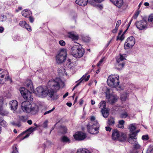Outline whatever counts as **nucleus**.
<instances>
[{"mask_svg":"<svg viewBox=\"0 0 153 153\" xmlns=\"http://www.w3.org/2000/svg\"><path fill=\"white\" fill-rule=\"evenodd\" d=\"M33 91L34 93L37 96L41 98H45L48 96L51 100H56L59 98L58 95L55 94L53 91L50 90L47 86H39Z\"/></svg>","mask_w":153,"mask_h":153,"instance_id":"nucleus-1","label":"nucleus"},{"mask_svg":"<svg viewBox=\"0 0 153 153\" xmlns=\"http://www.w3.org/2000/svg\"><path fill=\"white\" fill-rule=\"evenodd\" d=\"M65 85L64 82L59 78L55 79H52L48 82L47 86L50 90L53 91L55 94L59 89L60 88H63Z\"/></svg>","mask_w":153,"mask_h":153,"instance_id":"nucleus-2","label":"nucleus"},{"mask_svg":"<svg viewBox=\"0 0 153 153\" xmlns=\"http://www.w3.org/2000/svg\"><path fill=\"white\" fill-rule=\"evenodd\" d=\"M91 120L87 125L88 131L92 134H97L99 133V126L97 121L95 120V117L92 116L91 117Z\"/></svg>","mask_w":153,"mask_h":153,"instance_id":"nucleus-3","label":"nucleus"},{"mask_svg":"<svg viewBox=\"0 0 153 153\" xmlns=\"http://www.w3.org/2000/svg\"><path fill=\"white\" fill-rule=\"evenodd\" d=\"M21 107L24 112L32 114H35L38 111V107L36 105H32L29 101H25L21 104Z\"/></svg>","mask_w":153,"mask_h":153,"instance_id":"nucleus-4","label":"nucleus"},{"mask_svg":"<svg viewBox=\"0 0 153 153\" xmlns=\"http://www.w3.org/2000/svg\"><path fill=\"white\" fill-rule=\"evenodd\" d=\"M119 76L117 74H114L108 76L107 80V83L111 88L117 87L119 84Z\"/></svg>","mask_w":153,"mask_h":153,"instance_id":"nucleus-5","label":"nucleus"},{"mask_svg":"<svg viewBox=\"0 0 153 153\" xmlns=\"http://www.w3.org/2000/svg\"><path fill=\"white\" fill-rule=\"evenodd\" d=\"M85 53L84 49L81 46L76 45L73 46L71 50V54L76 58L82 57Z\"/></svg>","mask_w":153,"mask_h":153,"instance_id":"nucleus-6","label":"nucleus"},{"mask_svg":"<svg viewBox=\"0 0 153 153\" xmlns=\"http://www.w3.org/2000/svg\"><path fill=\"white\" fill-rule=\"evenodd\" d=\"M126 138V135L124 133L120 132L117 130L113 131L112 138L114 140H118L120 141H124Z\"/></svg>","mask_w":153,"mask_h":153,"instance_id":"nucleus-7","label":"nucleus"},{"mask_svg":"<svg viewBox=\"0 0 153 153\" xmlns=\"http://www.w3.org/2000/svg\"><path fill=\"white\" fill-rule=\"evenodd\" d=\"M67 51L64 49L60 50L58 54L56 56V61L57 63L60 64L64 62L67 58Z\"/></svg>","mask_w":153,"mask_h":153,"instance_id":"nucleus-8","label":"nucleus"},{"mask_svg":"<svg viewBox=\"0 0 153 153\" xmlns=\"http://www.w3.org/2000/svg\"><path fill=\"white\" fill-rule=\"evenodd\" d=\"M128 141L130 143L133 145L135 148L138 149L140 148V146L137 142L136 133H134L130 134L128 137Z\"/></svg>","mask_w":153,"mask_h":153,"instance_id":"nucleus-9","label":"nucleus"},{"mask_svg":"<svg viewBox=\"0 0 153 153\" xmlns=\"http://www.w3.org/2000/svg\"><path fill=\"white\" fill-rule=\"evenodd\" d=\"M19 91L22 96L25 99L30 101L33 100L31 93L25 88L21 87L20 88Z\"/></svg>","mask_w":153,"mask_h":153,"instance_id":"nucleus-10","label":"nucleus"},{"mask_svg":"<svg viewBox=\"0 0 153 153\" xmlns=\"http://www.w3.org/2000/svg\"><path fill=\"white\" fill-rule=\"evenodd\" d=\"M126 57V55L120 54V57L117 59V63L116 65L117 69H121L123 68L125 64L123 60L125 59V58Z\"/></svg>","mask_w":153,"mask_h":153,"instance_id":"nucleus-11","label":"nucleus"},{"mask_svg":"<svg viewBox=\"0 0 153 153\" xmlns=\"http://www.w3.org/2000/svg\"><path fill=\"white\" fill-rule=\"evenodd\" d=\"M135 43V39L133 36H130L127 39L124 44V48L127 49L131 48Z\"/></svg>","mask_w":153,"mask_h":153,"instance_id":"nucleus-12","label":"nucleus"},{"mask_svg":"<svg viewBox=\"0 0 153 153\" xmlns=\"http://www.w3.org/2000/svg\"><path fill=\"white\" fill-rule=\"evenodd\" d=\"M8 78V73L6 70L0 69V83L3 84Z\"/></svg>","mask_w":153,"mask_h":153,"instance_id":"nucleus-13","label":"nucleus"},{"mask_svg":"<svg viewBox=\"0 0 153 153\" xmlns=\"http://www.w3.org/2000/svg\"><path fill=\"white\" fill-rule=\"evenodd\" d=\"M105 89L106 90L105 92L106 97V99L108 100V101L111 104H113L115 102L117 99V97L109 94L110 89H109L106 88Z\"/></svg>","mask_w":153,"mask_h":153,"instance_id":"nucleus-14","label":"nucleus"},{"mask_svg":"<svg viewBox=\"0 0 153 153\" xmlns=\"http://www.w3.org/2000/svg\"><path fill=\"white\" fill-rule=\"evenodd\" d=\"M136 25L137 28L140 30H143L147 28V22L144 20L137 22L136 23Z\"/></svg>","mask_w":153,"mask_h":153,"instance_id":"nucleus-15","label":"nucleus"},{"mask_svg":"<svg viewBox=\"0 0 153 153\" xmlns=\"http://www.w3.org/2000/svg\"><path fill=\"white\" fill-rule=\"evenodd\" d=\"M118 8H120L122 10H124L126 8L127 6L123 0H116L114 4Z\"/></svg>","mask_w":153,"mask_h":153,"instance_id":"nucleus-16","label":"nucleus"},{"mask_svg":"<svg viewBox=\"0 0 153 153\" xmlns=\"http://www.w3.org/2000/svg\"><path fill=\"white\" fill-rule=\"evenodd\" d=\"M75 139L77 140H82L86 137V135L82 132H77L73 135Z\"/></svg>","mask_w":153,"mask_h":153,"instance_id":"nucleus-17","label":"nucleus"},{"mask_svg":"<svg viewBox=\"0 0 153 153\" xmlns=\"http://www.w3.org/2000/svg\"><path fill=\"white\" fill-rule=\"evenodd\" d=\"M19 25L21 27L26 28L28 31H31V27L25 21H20Z\"/></svg>","mask_w":153,"mask_h":153,"instance_id":"nucleus-18","label":"nucleus"},{"mask_svg":"<svg viewBox=\"0 0 153 153\" xmlns=\"http://www.w3.org/2000/svg\"><path fill=\"white\" fill-rule=\"evenodd\" d=\"M9 105L11 109L15 111L17 108L18 102L16 100H14L10 102Z\"/></svg>","mask_w":153,"mask_h":153,"instance_id":"nucleus-19","label":"nucleus"},{"mask_svg":"<svg viewBox=\"0 0 153 153\" xmlns=\"http://www.w3.org/2000/svg\"><path fill=\"white\" fill-rule=\"evenodd\" d=\"M25 85L31 91H34V88L32 81L30 80H27L25 82Z\"/></svg>","mask_w":153,"mask_h":153,"instance_id":"nucleus-20","label":"nucleus"},{"mask_svg":"<svg viewBox=\"0 0 153 153\" xmlns=\"http://www.w3.org/2000/svg\"><path fill=\"white\" fill-rule=\"evenodd\" d=\"M68 36L69 38L74 40H77L78 39V36L74 32H70L68 33Z\"/></svg>","mask_w":153,"mask_h":153,"instance_id":"nucleus-21","label":"nucleus"},{"mask_svg":"<svg viewBox=\"0 0 153 153\" xmlns=\"http://www.w3.org/2000/svg\"><path fill=\"white\" fill-rule=\"evenodd\" d=\"M88 1V0H76L75 2L79 6H85L87 5Z\"/></svg>","mask_w":153,"mask_h":153,"instance_id":"nucleus-22","label":"nucleus"},{"mask_svg":"<svg viewBox=\"0 0 153 153\" xmlns=\"http://www.w3.org/2000/svg\"><path fill=\"white\" fill-rule=\"evenodd\" d=\"M31 12L28 10H23L22 12V14L25 17L28 18L31 15Z\"/></svg>","mask_w":153,"mask_h":153,"instance_id":"nucleus-23","label":"nucleus"},{"mask_svg":"<svg viewBox=\"0 0 153 153\" xmlns=\"http://www.w3.org/2000/svg\"><path fill=\"white\" fill-rule=\"evenodd\" d=\"M36 128H33L32 127H31L29 128V129H27V131L30 132L29 133H28L25 136H24L23 138L22 139V140H24L25 138H26L28 137L30 135V134L33 132V131H35L36 130Z\"/></svg>","mask_w":153,"mask_h":153,"instance_id":"nucleus-24","label":"nucleus"},{"mask_svg":"<svg viewBox=\"0 0 153 153\" xmlns=\"http://www.w3.org/2000/svg\"><path fill=\"white\" fill-rule=\"evenodd\" d=\"M128 128L129 129L131 133L130 134H132L133 133H136V132L134 131L136 128L135 124H133L130 125L128 126Z\"/></svg>","mask_w":153,"mask_h":153,"instance_id":"nucleus-25","label":"nucleus"},{"mask_svg":"<svg viewBox=\"0 0 153 153\" xmlns=\"http://www.w3.org/2000/svg\"><path fill=\"white\" fill-rule=\"evenodd\" d=\"M99 107L101 108V111L106 108V102L105 101H101L99 105Z\"/></svg>","mask_w":153,"mask_h":153,"instance_id":"nucleus-26","label":"nucleus"},{"mask_svg":"<svg viewBox=\"0 0 153 153\" xmlns=\"http://www.w3.org/2000/svg\"><path fill=\"white\" fill-rule=\"evenodd\" d=\"M61 141L62 142L65 143H69L70 142L69 139L66 136L62 137L61 139Z\"/></svg>","mask_w":153,"mask_h":153,"instance_id":"nucleus-27","label":"nucleus"},{"mask_svg":"<svg viewBox=\"0 0 153 153\" xmlns=\"http://www.w3.org/2000/svg\"><path fill=\"white\" fill-rule=\"evenodd\" d=\"M77 153H91L90 151L86 149L83 148L79 149L77 150Z\"/></svg>","mask_w":153,"mask_h":153,"instance_id":"nucleus-28","label":"nucleus"},{"mask_svg":"<svg viewBox=\"0 0 153 153\" xmlns=\"http://www.w3.org/2000/svg\"><path fill=\"white\" fill-rule=\"evenodd\" d=\"M101 112L103 117L105 118H107L109 115L108 111L107 109L102 110Z\"/></svg>","mask_w":153,"mask_h":153,"instance_id":"nucleus-29","label":"nucleus"},{"mask_svg":"<svg viewBox=\"0 0 153 153\" xmlns=\"http://www.w3.org/2000/svg\"><path fill=\"white\" fill-rule=\"evenodd\" d=\"M87 74H86L84 75L82 78L79 79L80 82H81L83 80H84L85 81H87L89 79L90 77V75H88L87 76L86 78H85V77H86Z\"/></svg>","mask_w":153,"mask_h":153,"instance_id":"nucleus-30","label":"nucleus"},{"mask_svg":"<svg viewBox=\"0 0 153 153\" xmlns=\"http://www.w3.org/2000/svg\"><path fill=\"white\" fill-rule=\"evenodd\" d=\"M122 31V30H120L118 34V36H117V40H118L119 39L121 40V41L123 40L124 39V36L123 34H122L121 36H120V35L121 34Z\"/></svg>","mask_w":153,"mask_h":153,"instance_id":"nucleus-31","label":"nucleus"},{"mask_svg":"<svg viewBox=\"0 0 153 153\" xmlns=\"http://www.w3.org/2000/svg\"><path fill=\"white\" fill-rule=\"evenodd\" d=\"M115 123L114 119L113 117H110L108 120V124L109 126H113Z\"/></svg>","mask_w":153,"mask_h":153,"instance_id":"nucleus-32","label":"nucleus"},{"mask_svg":"<svg viewBox=\"0 0 153 153\" xmlns=\"http://www.w3.org/2000/svg\"><path fill=\"white\" fill-rule=\"evenodd\" d=\"M149 22L151 23L152 25H150V27L153 26V14H151L148 18Z\"/></svg>","mask_w":153,"mask_h":153,"instance_id":"nucleus-33","label":"nucleus"},{"mask_svg":"<svg viewBox=\"0 0 153 153\" xmlns=\"http://www.w3.org/2000/svg\"><path fill=\"white\" fill-rule=\"evenodd\" d=\"M68 63L66 65V67L68 68L71 69L73 67V63L71 62V60L68 59L67 61Z\"/></svg>","mask_w":153,"mask_h":153,"instance_id":"nucleus-34","label":"nucleus"},{"mask_svg":"<svg viewBox=\"0 0 153 153\" xmlns=\"http://www.w3.org/2000/svg\"><path fill=\"white\" fill-rule=\"evenodd\" d=\"M0 123H1V125L3 127H6L7 125V122L3 120V118H1Z\"/></svg>","mask_w":153,"mask_h":153,"instance_id":"nucleus-35","label":"nucleus"},{"mask_svg":"<svg viewBox=\"0 0 153 153\" xmlns=\"http://www.w3.org/2000/svg\"><path fill=\"white\" fill-rule=\"evenodd\" d=\"M128 116V114L126 111L122 113L120 115V117L122 118H125Z\"/></svg>","mask_w":153,"mask_h":153,"instance_id":"nucleus-36","label":"nucleus"},{"mask_svg":"<svg viewBox=\"0 0 153 153\" xmlns=\"http://www.w3.org/2000/svg\"><path fill=\"white\" fill-rule=\"evenodd\" d=\"M103 0H90L89 2L91 4L93 5V3L97 2V3H101L102 1Z\"/></svg>","mask_w":153,"mask_h":153,"instance_id":"nucleus-37","label":"nucleus"},{"mask_svg":"<svg viewBox=\"0 0 153 153\" xmlns=\"http://www.w3.org/2000/svg\"><path fill=\"white\" fill-rule=\"evenodd\" d=\"M13 151L12 153H19L16 145H15L13 146Z\"/></svg>","mask_w":153,"mask_h":153,"instance_id":"nucleus-38","label":"nucleus"},{"mask_svg":"<svg viewBox=\"0 0 153 153\" xmlns=\"http://www.w3.org/2000/svg\"><path fill=\"white\" fill-rule=\"evenodd\" d=\"M146 153H153V146H150L148 148Z\"/></svg>","mask_w":153,"mask_h":153,"instance_id":"nucleus-39","label":"nucleus"},{"mask_svg":"<svg viewBox=\"0 0 153 153\" xmlns=\"http://www.w3.org/2000/svg\"><path fill=\"white\" fill-rule=\"evenodd\" d=\"M127 97V94H123L121 96V99L122 101H125Z\"/></svg>","mask_w":153,"mask_h":153,"instance_id":"nucleus-40","label":"nucleus"},{"mask_svg":"<svg viewBox=\"0 0 153 153\" xmlns=\"http://www.w3.org/2000/svg\"><path fill=\"white\" fill-rule=\"evenodd\" d=\"M3 104V98L0 97V111H1L2 110V105Z\"/></svg>","mask_w":153,"mask_h":153,"instance_id":"nucleus-41","label":"nucleus"},{"mask_svg":"<svg viewBox=\"0 0 153 153\" xmlns=\"http://www.w3.org/2000/svg\"><path fill=\"white\" fill-rule=\"evenodd\" d=\"M11 124L13 126H17L18 127H20L21 126V124L20 122L17 123H15L14 122H11Z\"/></svg>","mask_w":153,"mask_h":153,"instance_id":"nucleus-42","label":"nucleus"},{"mask_svg":"<svg viewBox=\"0 0 153 153\" xmlns=\"http://www.w3.org/2000/svg\"><path fill=\"white\" fill-rule=\"evenodd\" d=\"M19 118V120L23 122H25L26 120V118L24 116H20Z\"/></svg>","mask_w":153,"mask_h":153,"instance_id":"nucleus-43","label":"nucleus"},{"mask_svg":"<svg viewBox=\"0 0 153 153\" xmlns=\"http://www.w3.org/2000/svg\"><path fill=\"white\" fill-rule=\"evenodd\" d=\"M142 138L143 140H147L149 139V137L148 135H145L142 136Z\"/></svg>","mask_w":153,"mask_h":153,"instance_id":"nucleus-44","label":"nucleus"},{"mask_svg":"<svg viewBox=\"0 0 153 153\" xmlns=\"http://www.w3.org/2000/svg\"><path fill=\"white\" fill-rule=\"evenodd\" d=\"M59 44L61 46H64L65 45V43L64 41L61 40L59 41Z\"/></svg>","mask_w":153,"mask_h":153,"instance_id":"nucleus-45","label":"nucleus"},{"mask_svg":"<svg viewBox=\"0 0 153 153\" xmlns=\"http://www.w3.org/2000/svg\"><path fill=\"white\" fill-rule=\"evenodd\" d=\"M55 109V107H53L52 109L45 112L44 113V115H45L47 114H49V113H51V112H52Z\"/></svg>","mask_w":153,"mask_h":153,"instance_id":"nucleus-46","label":"nucleus"},{"mask_svg":"<svg viewBox=\"0 0 153 153\" xmlns=\"http://www.w3.org/2000/svg\"><path fill=\"white\" fill-rule=\"evenodd\" d=\"M48 121L46 120L43 123V127L44 128H46L48 126Z\"/></svg>","mask_w":153,"mask_h":153,"instance_id":"nucleus-47","label":"nucleus"},{"mask_svg":"<svg viewBox=\"0 0 153 153\" xmlns=\"http://www.w3.org/2000/svg\"><path fill=\"white\" fill-rule=\"evenodd\" d=\"M105 58L104 57L100 59V60L99 61V63L97 64V65L98 66H100V65L103 62Z\"/></svg>","mask_w":153,"mask_h":153,"instance_id":"nucleus-48","label":"nucleus"},{"mask_svg":"<svg viewBox=\"0 0 153 153\" xmlns=\"http://www.w3.org/2000/svg\"><path fill=\"white\" fill-rule=\"evenodd\" d=\"M28 18H29V20L30 22L31 23H33L34 21V19L33 17L31 16V15H30L29 17Z\"/></svg>","mask_w":153,"mask_h":153,"instance_id":"nucleus-49","label":"nucleus"},{"mask_svg":"<svg viewBox=\"0 0 153 153\" xmlns=\"http://www.w3.org/2000/svg\"><path fill=\"white\" fill-rule=\"evenodd\" d=\"M121 23V21L120 20H118L117 21L116 24V26H117V27H119V25H120Z\"/></svg>","mask_w":153,"mask_h":153,"instance_id":"nucleus-50","label":"nucleus"},{"mask_svg":"<svg viewBox=\"0 0 153 153\" xmlns=\"http://www.w3.org/2000/svg\"><path fill=\"white\" fill-rule=\"evenodd\" d=\"M124 121L123 120H120L119 122V124H120V125H123L124 123Z\"/></svg>","mask_w":153,"mask_h":153,"instance_id":"nucleus-51","label":"nucleus"},{"mask_svg":"<svg viewBox=\"0 0 153 153\" xmlns=\"http://www.w3.org/2000/svg\"><path fill=\"white\" fill-rule=\"evenodd\" d=\"M105 129L107 131H110L111 130V128L109 126H107L105 127Z\"/></svg>","mask_w":153,"mask_h":153,"instance_id":"nucleus-52","label":"nucleus"},{"mask_svg":"<svg viewBox=\"0 0 153 153\" xmlns=\"http://www.w3.org/2000/svg\"><path fill=\"white\" fill-rule=\"evenodd\" d=\"M81 82H80L78 83L72 89V91H74V89L77 87L79 85L80 83Z\"/></svg>","mask_w":153,"mask_h":153,"instance_id":"nucleus-53","label":"nucleus"},{"mask_svg":"<svg viewBox=\"0 0 153 153\" xmlns=\"http://www.w3.org/2000/svg\"><path fill=\"white\" fill-rule=\"evenodd\" d=\"M117 126L118 128H123L124 127L123 125H120V124H119L117 125Z\"/></svg>","mask_w":153,"mask_h":153,"instance_id":"nucleus-54","label":"nucleus"},{"mask_svg":"<svg viewBox=\"0 0 153 153\" xmlns=\"http://www.w3.org/2000/svg\"><path fill=\"white\" fill-rule=\"evenodd\" d=\"M4 28L2 27H0V33H2L4 30Z\"/></svg>","mask_w":153,"mask_h":153,"instance_id":"nucleus-55","label":"nucleus"},{"mask_svg":"<svg viewBox=\"0 0 153 153\" xmlns=\"http://www.w3.org/2000/svg\"><path fill=\"white\" fill-rule=\"evenodd\" d=\"M28 124H29L30 125H31L32 124V122L31 120H29L27 121V122Z\"/></svg>","mask_w":153,"mask_h":153,"instance_id":"nucleus-56","label":"nucleus"},{"mask_svg":"<svg viewBox=\"0 0 153 153\" xmlns=\"http://www.w3.org/2000/svg\"><path fill=\"white\" fill-rule=\"evenodd\" d=\"M66 105L69 107H71L72 105V103L71 102H67Z\"/></svg>","mask_w":153,"mask_h":153,"instance_id":"nucleus-57","label":"nucleus"},{"mask_svg":"<svg viewBox=\"0 0 153 153\" xmlns=\"http://www.w3.org/2000/svg\"><path fill=\"white\" fill-rule=\"evenodd\" d=\"M68 95V92H67L63 96V97L64 98H65Z\"/></svg>","mask_w":153,"mask_h":153,"instance_id":"nucleus-58","label":"nucleus"},{"mask_svg":"<svg viewBox=\"0 0 153 153\" xmlns=\"http://www.w3.org/2000/svg\"><path fill=\"white\" fill-rule=\"evenodd\" d=\"M83 101L82 99H81L79 101V104L80 105H82L83 103Z\"/></svg>","mask_w":153,"mask_h":153,"instance_id":"nucleus-59","label":"nucleus"},{"mask_svg":"<svg viewBox=\"0 0 153 153\" xmlns=\"http://www.w3.org/2000/svg\"><path fill=\"white\" fill-rule=\"evenodd\" d=\"M91 104L92 105H94L95 103V102L94 101V100H91Z\"/></svg>","mask_w":153,"mask_h":153,"instance_id":"nucleus-60","label":"nucleus"},{"mask_svg":"<svg viewBox=\"0 0 153 153\" xmlns=\"http://www.w3.org/2000/svg\"><path fill=\"white\" fill-rule=\"evenodd\" d=\"M144 5L145 6H148L149 5V4L148 2H145L144 4Z\"/></svg>","mask_w":153,"mask_h":153,"instance_id":"nucleus-61","label":"nucleus"},{"mask_svg":"<svg viewBox=\"0 0 153 153\" xmlns=\"http://www.w3.org/2000/svg\"><path fill=\"white\" fill-rule=\"evenodd\" d=\"M64 131L62 132L64 134L66 133V128H64Z\"/></svg>","mask_w":153,"mask_h":153,"instance_id":"nucleus-62","label":"nucleus"},{"mask_svg":"<svg viewBox=\"0 0 153 153\" xmlns=\"http://www.w3.org/2000/svg\"><path fill=\"white\" fill-rule=\"evenodd\" d=\"M98 7H99V8H100V9H102L103 7L102 5H99L98 6Z\"/></svg>","mask_w":153,"mask_h":153,"instance_id":"nucleus-63","label":"nucleus"},{"mask_svg":"<svg viewBox=\"0 0 153 153\" xmlns=\"http://www.w3.org/2000/svg\"><path fill=\"white\" fill-rule=\"evenodd\" d=\"M138 15V13H135V14L134 16V18H136L137 17Z\"/></svg>","mask_w":153,"mask_h":153,"instance_id":"nucleus-64","label":"nucleus"}]
</instances>
